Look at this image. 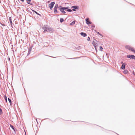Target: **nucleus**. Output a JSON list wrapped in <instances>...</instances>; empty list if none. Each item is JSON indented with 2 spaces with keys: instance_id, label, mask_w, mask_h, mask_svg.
<instances>
[{
  "instance_id": "17",
  "label": "nucleus",
  "mask_w": 135,
  "mask_h": 135,
  "mask_svg": "<svg viewBox=\"0 0 135 135\" xmlns=\"http://www.w3.org/2000/svg\"><path fill=\"white\" fill-rule=\"evenodd\" d=\"M8 100L9 103H11V99H9V98H8Z\"/></svg>"
},
{
  "instance_id": "7",
  "label": "nucleus",
  "mask_w": 135,
  "mask_h": 135,
  "mask_svg": "<svg viewBox=\"0 0 135 135\" xmlns=\"http://www.w3.org/2000/svg\"><path fill=\"white\" fill-rule=\"evenodd\" d=\"M85 21H86V23L88 25L91 24V22L89 21L88 18L86 19L85 20Z\"/></svg>"
},
{
  "instance_id": "2",
  "label": "nucleus",
  "mask_w": 135,
  "mask_h": 135,
  "mask_svg": "<svg viewBox=\"0 0 135 135\" xmlns=\"http://www.w3.org/2000/svg\"><path fill=\"white\" fill-rule=\"evenodd\" d=\"M99 44V42L96 40H93V44L95 47L96 50H97L96 47Z\"/></svg>"
},
{
  "instance_id": "8",
  "label": "nucleus",
  "mask_w": 135,
  "mask_h": 135,
  "mask_svg": "<svg viewBox=\"0 0 135 135\" xmlns=\"http://www.w3.org/2000/svg\"><path fill=\"white\" fill-rule=\"evenodd\" d=\"M126 65V64L125 63H124L121 66V68L123 69H124L125 68V65Z\"/></svg>"
},
{
  "instance_id": "11",
  "label": "nucleus",
  "mask_w": 135,
  "mask_h": 135,
  "mask_svg": "<svg viewBox=\"0 0 135 135\" xmlns=\"http://www.w3.org/2000/svg\"><path fill=\"white\" fill-rule=\"evenodd\" d=\"M75 21H73L70 24V25H73L75 24Z\"/></svg>"
},
{
  "instance_id": "18",
  "label": "nucleus",
  "mask_w": 135,
  "mask_h": 135,
  "mask_svg": "<svg viewBox=\"0 0 135 135\" xmlns=\"http://www.w3.org/2000/svg\"><path fill=\"white\" fill-rule=\"evenodd\" d=\"M90 40V38L89 37H88V38L87 39V40L88 41H89Z\"/></svg>"
},
{
  "instance_id": "21",
  "label": "nucleus",
  "mask_w": 135,
  "mask_h": 135,
  "mask_svg": "<svg viewBox=\"0 0 135 135\" xmlns=\"http://www.w3.org/2000/svg\"><path fill=\"white\" fill-rule=\"evenodd\" d=\"M131 49V50H132V51H133L134 52H135V51L133 50H132V49Z\"/></svg>"
},
{
  "instance_id": "12",
  "label": "nucleus",
  "mask_w": 135,
  "mask_h": 135,
  "mask_svg": "<svg viewBox=\"0 0 135 135\" xmlns=\"http://www.w3.org/2000/svg\"><path fill=\"white\" fill-rule=\"evenodd\" d=\"M128 71L127 70H124V71H123V73H124V74H128Z\"/></svg>"
},
{
  "instance_id": "15",
  "label": "nucleus",
  "mask_w": 135,
  "mask_h": 135,
  "mask_svg": "<svg viewBox=\"0 0 135 135\" xmlns=\"http://www.w3.org/2000/svg\"><path fill=\"white\" fill-rule=\"evenodd\" d=\"M100 50L101 51H103V48L102 47V46H100Z\"/></svg>"
},
{
  "instance_id": "23",
  "label": "nucleus",
  "mask_w": 135,
  "mask_h": 135,
  "mask_svg": "<svg viewBox=\"0 0 135 135\" xmlns=\"http://www.w3.org/2000/svg\"><path fill=\"white\" fill-rule=\"evenodd\" d=\"M10 21L11 23H12V21H11V20H10Z\"/></svg>"
},
{
  "instance_id": "16",
  "label": "nucleus",
  "mask_w": 135,
  "mask_h": 135,
  "mask_svg": "<svg viewBox=\"0 0 135 135\" xmlns=\"http://www.w3.org/2000/svg\"><path fill=\"white\" fill-rule=\"evenodd\" d=\"M63 21H64V20L63 19H62V18L60 19V22H62Z\"/></svg>"
},
{
  "instance_id": "6",
  "label": "nucleus",
  "mask_w": 135,
  "mask_h": 135,
  "mask_svg": "<svg viewBox=\"0 0 135 135\" xmlns=\"http://www.w3.org/2000/svg\"><path fill=\"white\" fill-rule=\"evenodd\" d=\"M72 8H73L72 10L74 11H76L75 9H78V7L77 6H72Z\"/></svg>"
},
{
  "instance_id": "3",
  "label": "nucleus",
  "mask_w": 135,
  "mask_h": 135,
  "mask_svg": "<svg viewBox=\"0 0 135 135\" xmlns=\"http://www.w3.org/2000/svg\"><path fill=\"white\" fill-rule=\"evenodd\" d=\"M55 4V2H51L49 4V6L51 9H52L54 5Z\"/></svg>"
},
{
  "instance_id": "13",
  "label": "nucleus",
  "mask_w": 135,
  "mask_h": 135,
  "mask_svg": "<svg viewBox=\"0 0 135 135\" xmlns=\"http://www.w3.org/2000/svg\"><path fill=\"white\" fill-rule=\"evenodd\" d=\"M27 0L28 1H27V3L28 4H31L30 3V2L31 1V0Z\"/></svg>"
},
{
  "instance_id": "9",
  "label": "nucleus",
  "mask_w": 135,
  "mask_h": 135,
  "mask_svg": "<svg viewBox=\"0 0 135 135\" xmlns=\"http://www.w3.org/2000/svg\"><path fill=\"white\" fill-rule=\"evenodd\" d=\"M80 35L83 36L85 37L86 36V34L83 32H81L80 33Z\"/></svg>"
},
{
  "instance_id": "19",
  "label": "nucleus",
  "mask_w": 135,
  "mask_h": 135,
  "mask_svg": "<svg viewBox=\"0 0 135 135\" xmlns=\"http://www.w3.org/2000/svg\"><path fill=\"white\" fill-rule=\"evenodd\" d=\"M4 98H5L6 100V101L7 102V97H6V96H5Z\"/></svg>"
},
{
  "instance_id": "1",
  "label": "nucleus",
  "mask_w": 135,
  "mask_h": 135,
  "mask_svg": "<svg viewBox=\"0 0 135 135\" xmlns=\"http://www.w3.org/2000/svg\"><path fill=\"white\" fill-rule=\"evenodd\" d=\"M60 11L63 13H66L65 10L69 12H71L72 11L71 10L69 9L67 7H61L60 8Z\"/></svg>"
},
{
  "instance_id": "4",
  "label": "nucleus",
  "mask_w": 135,
  "mask_h": 135,
  "mask_svg": "<svg viewBox=\"0 0 135 135\" xmlns=\"http://www.w3.org/2000/svg\"><path fill=\"white\" fill-rule=\"evenodd\" d=\"M127 57L128 58H130V59H134V60H135V56L132 55H128L127 56Z\"/></svg>"
},
{
  "instance_id": "20",
  "label": "nucleus",
  "mask_w": 135,
  "mask_h": 135,
  "mask_svg": "<svg viewBox=\"0 0 135 135\" xmlns=\"http://www.w3.org/2000/svg\"><path fill=\"white\" fill-rule=\"evenodd\" d=\"M126 48L127 49H129V47H128V46H126Z\"/></svg>"
},
{
  "instance_id": "5",
  "label": "nucleus",
  "mask_w": 135,
  "mask_h": 135,
  "mask_svg": "<svg viewBox=\"0 0 135 135\" xmlns=\"http://www.w3.org/2000/svg\"><path fill=\"white\" fill-rule=\"evenodd\" d=\"M58 7V5L56 4L55 5V6L54 8V12L55 13H57V8Z\"/></svg>"
},
{
  "instance_id": "22",
  "label": "nucleus",
  "mask_w": 135,
  "mask_h": 135,
  "mask_svg": "<svg viewBox=\"0 0 135 135\" xmlns=\"http://www.w3.org/2000/svg\"><path fill=\"white\" fill-rule=\"evenodd\" d=\"M35 13H36V14H37L38 15H39V14H38L37 12H35Z\"/></svg>"
},
{
  "instance_id": "10",
  "label": "nucleus",
  "mask_w": 135,
  "mask_h": 135,
  "mask_svg": "<svg viewBox=\"0 0 135 135\" xmlns=\"http://www.w3.org/2000/svg\"><path fill=\"white\" fill-rule=\"evenodd\" d=\"M47 30L48 31L51 32H52L53 31V29L52 28H48Z\"/></svg>"
},
{
  "instance_id": "14",
  "label": "nucleus",
  "mask_w": 135,
  "mask_h": 135,
  "mask_svg": "<svg viewBox=\"0 0 135 135\" xmlns=\"http://www.w3.org/2000/svg\"><path fill=\"white\" fill-rule=\"evenodd\" d=\"M10 127L11 128H12L13 129V130H14V128L13 127V126H12V125H11V124L10 125Z\"/></svg>"
}]
</instances>
